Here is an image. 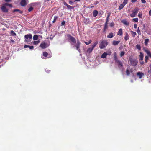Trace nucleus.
Wrapping results in <instances>:
<instances>
[{
	"label": "nucleus",
	"mask_w": 151,
	"mask_h": 151,
	"mask_svg": "<svg viewBox=\"0 0 151 151\" xmlns=\"http://www.w3.org/2000/svg\"><path fill=\"white\" fill-rule=\"evenodd\" d=\"M129 60L132 65L135 66L138 63L137 60L135 59H133L132 56H130L129 57Z\"/></svg>",
	"instance_id": "nucleus-1"
},
{
	"label": "nucleus",
	"mask_w": 151,
	"mask_h": 151,
	"mask_svg": "<svg viewBox=\"0 0 151 151\" xmlns=\"http://www.w3.org/2000/svg\"><path fill=\"white\" fill-rule=\"evenodd\" d=\"M32 35L31 34H29L25 35L24 36V42L27 43L30 42L32 38Z\"/></svg>",
	"instance_id": "nucleus-2"
},
{
	"label": "nucleus",
	"mask_w": 151,
	"mask_h": 151,
	"mask_svg": "<svg viewBox=\"0 0 151 151\" xmlns=\"http://www.w3.org/2000/svg\"><path fill=\"white\" fill-rule=\"evenodd\" d=\"M108 45V42L106 40H103L101 41L99 45V48L101 49L105 48Z\"/></svg>",
	"instance_id": "nucleus-3"
},
{
	"label": "nucleus",
	"mask_w": 151,
	"mask_h": 151,
	"mask_svg": "<svg viewBox=\"0 0 151 151\" xmlns=\"http://www.w3.org/2000/svg\"><path fill=\"white\" fill-rule=\"evenodd\" d=\"M139 9L137 7L135 8L134 10L132 11V13L130 14V16L132 17H135L138 13Z\"/></svg>",
	"instance_id": "nucleus-4"
},
{
	"label": "nucleus",
	"mask_w": 151,
	"mask_h": 151,
	"mask_svg": "<svg viewBox=\"0 0 151 151\" xmlns=\"http://www.w3.org/2000/svg\"><path fill=\"white\" fill-rule=\"evenodd\" d=\"M67 36L70 41L73 43L76 42V40L73 37H72L71 35L68 34L67 35Z\"/></svg>",
	"instance_id": "nucleus-5"
},
{
	"label": "nucleus",
	"mask_w": 151,
	"mask_h": 151,
	"mask_svg": "<svg viewBox=\"0 0 151 151\" xmlns=\"http://www.w3.org/2000/svg\"><path fill=\"white\" fill-rule=\"evenodd\" d=\"M139 57V60L140 63L141 64L143 65L144 64V62L143 61L144 57L143 54L141 52H140Z\"/></svg>",
	"instance_id": "nucleus-6"
},
{
	"label": "nucleus",
	"mask_w": 151,
	"mask_h": 151,
	"mask_svg": "<svg viewBox=\"0 0 151 151\" xmlns=\"http://www.w3.org/2000/svg\"><path fill=\"white\" fill-rule=\"evenodd\" d=\"M47 47V44L44 41L42 42L40 45V47L42 49H45Z\"/></svg>",
	"instance_id": "nucleus-7"
},
{
	"label": "nucleus",
	"mask_w": 151,
	"mask_h": 151,
	"mask_svg": "<svg viewBox=\"0 0 151 151\" xmlns=\"http://www.w3.org/2000/svg\"><path fill=\"white\" fill-rule=\"evenodd\" d=\"M81 42H80L79 40H77V43L76 44L75 46L76 47V49L80 52V46L81 45Z\"/></svg>",
	"instance_id": "nucleus-8"
},
{
	"label": "nucleus",
	"mask_w": 151,
	"mask_h": 151,
	"mask_svg": "<svg viewBox=\"0 0 151 151\" xmlns=\"http://www.w3.org/2000/svg\"><path fill=\"white\" fill-rule=\"evenodd\" d=\"M1 9L4 12H7L8 11V9L4 5H2L1 7Z\"/></svg>",
	"instance_id": "nucleus-9"
},
{
	"label": "nucleus",
	"mask_w": 151,
	"mask_h": 151,
	"mask_svg": "<svg viewBox=\"0 0 151 151\" xmlns=\"http://www.w3.org/2000/svg\"><path fill=\"white\" fill-rule=\"evenodd\" d=\"M137 75L138 76L139 78L141 79L144 76V74L141 72L139 71L137 73Z\"/></svg>",
	"instance_id": "nucleus-10"
},
{
	"label": "nucleus",
	"mask_w": 151,
	"mask_h": 151,
	"mask_svg": "<svg viewBox=\"0 0 151 151\" xmlns=\"http://www.w3.org/2000/svg\"><path fill=\"white\" fill-rule=\"evenodd\" d=\"M116 63H117L119 68H122L123 66V63L121 61L119 60L116 62Z\"/></svg>",
	"instance_id": "nucleus-11"
},
{
	"label": "nucleus",
	"mask_w": 151,
	"mask_h": 151,
	"mask_svg": "<svg viewBox=\"0 0 151 151\" xmlns=\"http://www.w3.org/2000/svg\"><path fill=\"white\" fill-rule=\"evenodd\" d=\"M27 4L26 0H22L20 2V5L22 6H25Z\"/></svg>",
	"instance_id": "nucleus-12"
},
{
	"label": "nucleus",
	"mask_w": 151,
	"mask_h": 151,
	"mask_svg": "<svg viewBox=\"0 0 151 151\" xmlns=\"http://www.w3.org/2000/svg\"><path fill=\"white\" fill-rule=\"evenodd\" d=\"M122 23H123L124 24L128 26L129 25V22H128L126 19H123L121 21Z\"/></svg>",
	"instance_id": "nucleus-13"
},
{
	"label": "nucleus",
	"mask_w": 151,
	"mask_h": 151,
	"mask_svg": "<svg viewBox=\"0 0 151 151\" xmlns=\"http://www.w3.org/2000/svg\"><path fill=\"white\" fill-rule=\"evenodd\" d=\"M115 36L114 33L111 32L107 36V37L109 38H111Z\"/></svg>",
	"instance_id": "nucleus-14"
},
{
	"label": "nucleus",
	"mask_w": 151,
	"mask_h": 151,
	"mask_svg": "<svg viewBox=\"0 0 151 151\" xmlns=\"http://www.w3.org/2000/svg\"><path fill=\"white\" fill-rule=\"evenodd\" d=\"M120 42V41H116L114 40L112 42V45H118Z\"/></svg>",
	"instance_id": "nucleus-15"
},
{
	"label": "nucleus",
	"mask_w": 151,
	"mask_h": 151,
	"mask_svg": "<svg viewBox=\"0 0 151 151\" xmlns=\"http://www.w3.org/2000/svg\"><path fill=\"white\" fill-rule=\"evenodd\" d=\"M27 47L29 48L30 49H32L34 48V46H30L27 45H25L24 46V48H27Z\"/></svg>",
	"instance_id": "nucleus-16"
},
{
	"label": "nucleus",
	"mask_w": 151,
	"mask_h": 151,
	"mask_svg": "<svg viewBox=\"0 0 151 151\" xmlns=\"http://www.w3.org/2000/svg\"><path fill=\"white\" fill-rule=\"evenodd\" d=\"M108 55L107 53L105 52H104L101 55V58H104L106 57L107 55Z\"/></svg>",
	"instance_id": "nucleus-17"
},
{
	"label": "nucleus",
	"mask_w": 151,
	"mask_h": 151,
	"mask_svg": "<svg viewBox=\"0 0 151 151\" xmlns=\"http://www.w3.org/2000/svg\"><path fill=\"white\" fill-rule=\"evenodd\" d=\"M123 32L122 30V29H120L118 31L117 35H119L120 36H121L122 35Z\"/></svg>",
	"instance_id": "nucleus-18"
},
{
	"label": "nucleus",
	"mask_w": 151,
	"mask_h": 151,
	"mask_svg": "<svg viewBox=\"0 0 151 151\" xmlns=\"http://www.w3.org/2000/svg\"><path fill=\"white\" fill-rule=\"evenodd\" d=\"M98 14V11L96 10H94L93 12V16L94 17H96Z\"/></svg>",
	"instance_id": "nucleus-19"
},
{
	"label": "nucleus",
	"mask_w": 151,
	"mask_h": 151,
	"mask_svg": "<svg viewBox=\"0 0 151 151\" xmlns=\"http://www.w3.org/2000/svg\"><path fill=\"white\" fill-rule=\"evenodd\" d=\"M19 12V13H20V14H22V11H21L20 10L18 9H14L13 11V12Z\"/></svg>",
	"instance_id": "nucleus-20"
},
{
	"label": "nucleus",
	"mask_w": 151,
	"mask_h": 151,
	"mask_svg": "<svg viewBox=\"0 0 151 151\" xmlns=\"http://www.w3.org/2000/svg\"><path fill=\"white\" fill-rule=\"evenodd\" d=\"M114 60L115 62L119 60L117 59L116 54V53H115L114 54Z\"/></svg>",
	"instance_id": "nucleus-21"
},
{
	"label": "nucleus",
	"mask_w": 151,
	"mask_h": 151,
	"mask_svg": "<svg viewBox=\"0 0 151 151\" xmlns=\"http://www.w3.org/2000/svg\"><path fill=\"white\" fill-rule=\"evenodd\" d=\"M93 50V49L92 48H89L87 49V52L90 53L92 52Z\"/></svg>",
	"instance_id": "nucleus-22"
},
{
	"label": "nucleus",
	"mask_w": 151,
	"mask_h": 151,
	"mask_svg": "<svg viewBox=\"0 0 151 151\" xmlns=\"http://www.w3.org/2000/svg\"><path fill=\"white\" fill-rule=\"evenodd\" d=\"M129 35L128 34L126 33V35L124 37V39L126 41H127V40H128L129 38Z\"/></svg>",
	"instance_id": "nucleus-23"
},
{
	"label": "nucleus",
	"mask_w": 151,
	"mask_h": 151,
	"mask_svg": "<svg viewBox=\"0 0 151 151\" xmlns=\"http://www.w3.org/2000/svg\"><path fill=\"white\" fill-rule=\"evenodd\" d=\"M130 32L132 35V37H134L137 34L135 32H133L132 31H130Z\"/></svg>",
	"instance_id": "nucleus-24"
},
{
	"label": "nucleus",
	"mask_w": 151,
	"mask_h": 151,
	"mask_svg": "<svg viewBox=\"0 0 151 151\" xmlns=\"http://www.w3.org/2000/svg\"><path fill=\"white\" fill-rule=\"evenodd\" d=\"M98 41H96V42H95L92 45V48H93V49L95 47L96 45L98 44Z\"/></svg>",
	"instance_id": "nucleus-25"
},
{
	"label": "nucleus",
	"mask_w": 151,
	"mask_h": 151,
	"mask_svg": "<svg viewBox=\"0 0 151 151\" xmlns=\"http://www.w3.org/2000/svg\"><path fill=\"white\" fill-rule=\"evenodd\" d=\"M124 6L125 5H124L123 4H121L120 5V6L118 8V9L119 10H121V9H122L123 8V7H124Z\"/></svg>",
	"instance_id": "nucleus-26"
},
{
	"label": "nucleus",
	"mask_w": 151,
	"mask_h": 151,
	"mask_svg": "<svg viewBox=\"0 0 151 151\" xmlns=\"http://www.w3.org/2000/svg\"><path fill=\"white\" fill-rule=\"evenodd\" d=\"M10 34L11 35L14 36L16 35V33H15L13 30L11 31Z\"/></svg>",
	"instance_id": "nucleus-27"
},
{
	"label": "nucleus",
	"mask_w": 151,
	"mask_h": 151,
	"mask_svg": "<svg viewBox=\"0 0 151 151\" xmlns=\"http://www.w3.org/2000/svg\"><path fill=\"white\" fill-rule=\"evenodd\" d=\"M40 42V40H37V41H34L33 42V43L34 45H38Z\"/></svg>",
	"instance_id": "nucleus-28"
},
{
	"label": "nucleus",
	"mask_w": 151,
	"mask_h": 151,
	"mask_svg": "<svg viewBox=\"0 0 151 151\" xmlns=\"http://www.w3.org/2000/svg\"><path fill=\"white\" fill-rule=\"evenodd\" d=\"M149 40L148 39H146L145 40V44L146 46H147L148 45Z\"/></svg>",
	"instance_id": "nucleus-29"
},
{
	"label": "nucleus",
	"mask_w": 151,
	"mask_h": 151,
	"mask_svg": "<svg viewBox=\"0 0 151 151\" xmlns=\"http://www.w3.org/2000/svg\"><path fill=\"white\" fill-rule=\"evenodd\" d=\"M38 36L37 35H35L33 36V39L34 40H37L38 39Z\"/></svg>",
	"instance_id": "nucleus-30"
},
{
	"label": "nucleus",
	"mask_w": 151,
	"mask_h": 151,
	"mask_svg": "<svg viewBox=\"0 0 151 151\" xmlns=\"http://www.w3.org/2000/svg\"><path fill=\"white\" fill-rule=\"evenodd\" d=\"M48 54L47 52H44L43 53V55L45 57L48 56Z\"/></svg>",
	"instance_id": "nucleus-31"
},
{
	"label": "nucleus",
	"mask_w": 151,
	"mask_h": 151,
	"mask_svg": "<svg viewBox=\"0 0 151 151\" xmlns=\"http://www.w3.org/2000/svg\"><path fill=\"white\" fill-rule=\"evenodd\" d=\"M108 27L107 25H104V32H106V29L108 28Z\"/></svg>",
	"instance_id": "nucleus-32"
},
{
	"label": "nucleus",
	"mask_w": 151,
	"mask_h": 151,
	"mask_svg": "<svg viewBox=\"0 0 151 151\" xmlns=\"http://www.w3.org/2000/svg\"><path fill=\"white\" fill-rule=\"evenodd\" d=\"M126 75L127 76H129L130 75V73L129 70L128 69H127L126 70Z\"/></svg>",
	"instance_id": "nucleus-33"
},
{
	"label": "nucleus",
	"mask_w": 151,
	"mask_h": 151,
	"mask_svg": "<svg viewBox=\"0 0 151 151\" xmlns=\"http://www.w3.org/2000/svg\"><path fill=\"white\" fill-rule=\"evenodd\" d=\"M144 51L149 55L151 54L150 52L147 49H145Z\"/></svg>",
	"instance_id": "nucleus-34"
},
{
	"label": "nucleus",
	"mask_w": 151,
	"mask_h": 151,
	"mask_svg": "<svg viewBox=\"0 0 151 151\" xmlns=\"http://www.w3.org/2000/svg\"><path fill=\"white\" fill-rule=\"evenodd\" d=\"M58 18V17L57 16H55L54 17L53 21H52L53 23H55L57 19Z\"/></svg>",
	"instance_id": "nucleus-35"
},
{
	"label": "nucleus",
	"mask_w": 151,
	"mask_h": 151,
	"mask_svg": "<svg viewBox=\"0 0 151 151\" xmlns=\"http://www.w3.org/2000/svg\"><path fill=\"white\" fill-rule=\"evenodd\" d=\"M136 31L139 35H141V32H140V29H139V27H138Z\"/></svg>",
	"instance_id": "nucleus-36"
},
{
	"label": "nucleus",
	"mask_w": 151,
	"mask_h": 151,
	"mask_svg": "<svg viewBox=\"0 0 151 151\" xmlns=\"http://www.w3.org/2000/svg\"><path fill=\"white\" fill-rule=\"evenodd\" d=\"M67 8L69 9H72L74 8V7L72 6H71L69 5H68L67 6Z\"/></svg>",
	"instance_id": "nucleus-37"
},
{
	"label": "nucleus",
	"mask_w": 151,
	"mask_h": 151,
	"mask_svg": "<svg viewBox=\"0 0 151 151\" xmlns=\"http://www.w3.org/2000/svg\"><path fill=\"white\" fill-rule=\"evenodd\" d=\"M142 14L141 12H139L138 13V17L140 18H142Z\"/></svg>",
	"instance_id": "nucleus-38"
},
{
	"label": "nucleus",
	"mask_w": 151,
	"mask_h": 151,
	"mask_svg": "<svg viewBox=\"0 0 151 151\" xmlns=\"http://www.w3.org/2000/svg\"><path fill=\"white\" fill-rule=\"evenodd\" d=\"M125 52L124 51H122L120 54V56L121 57L123 56H124V55L125 54Z\"/></svg>",
	"instance_id": "nucleus-39"
},
{
	"label": "nucleus",
	"mask_w": 151,
	"mask_h": 151,
	"mask_svg": "<svg viewBox=\"0 0 151 151\" xmlns=\"http://www.w3.org/2000/svg\"><path fill=\"white\" fill-rule=\"evenodd\" d=\"M136 48L137 49H138L139 50L141 49V46L137 44L136 46Z\"/></svg>",
	"instance_id": "nucleus-40"
},
{
	"label": "nucleus",
	"mask_w": 151,
	"mask_h": 151,
	"mask_svg": "<svg viewBox=\"0 0 151 151\" xmlns=\"http://www.w3.org/2000/svg\"><path fill=\"white\" fill-rule=\"evenodd\" d=\"M128 0H124L122 4L125 5L128 3Z\"/></svg>",
	"instance_id": "nucleus-41"
},
{
	"label": "nucleus",
	"mask_w": 151,
	"mask_h": 151,
	"mask_svg": "<svg viewBox=\"0 0 151 151\" xmlns=\"http://www.w3.org/2000/svg\"><path fill=\"white\" fill-rule=\"evenodd\" d=\"M133 21L135 22H138V18H134L133 19Z\"/></svg>",
	"instance_id": "nucleus-42"
},
{
	"label": "nucleus",
	"mask_w": 151,
	"mask_h": 151,
	"mask_svg": "<svg viewBox=\"0 0 151 151\" xmlns=\"http://www.w3.org/2000/svg\"><path fill=\"white\" fill-rule=\"evenodd\" d=\"M111 14L110 13H108V15L106 18V21H108L109 17L110 16Z\"/></svg>",
	"instance_id": "nucleus-43"
},
{
	"label": "nucleus",
	"mask_w": 151,
	"mask_h": 151,
	"mask_svg": "<svg viewBox=\"0 0 151 151\" xmlns=\"http://www.w3.org/2000/svg\"><path fill=\"white\" fill-rule=\"evenodd\" d=\"M145 62L147 63L148 59V57L147 56H146L145 57Z\"/></svg>",
	"instance_id": "nucleus-44"
},
{
	"label": "nucleus",
	"mask_w": 151,
	"mask_h": 151,
	"mask_svg": "<svg viewBox=\"0 0 151 151\" xmlns=\"http://www.w3.org/2000/svg\"><path fill=\"white\" fill-rule=\"evenodd\" d=\"M33 9V8L32 7H30L28 9L29 12H30L32 11Z\"/></svg>",
	"instance_id": "nucleus-45"
},
{
	"label": "nucleus",
	"mask_w": 151,
	"mask_h": 151,
	"mask_svg": "<svg viewBox=\"0 0 151 151\" xmlns=\"http://www.w3.org/2000/svg\"><path fill=\"white\" fill-rule=\"evenodd\" d=\"M65 22L64 21H63L61 23V26H63L65 25Z\"/></svg>",
	"instance_id": "nucleus-46"
},
{
	"label": "nucleus",
	"mask_w": 151,
	"mask_h": 151,
	"mask_svg": "<svg viewBox=\"0 0 151 151\" xmlns=\"http://www.w3.org/2000/svg\"><path fill=\"white\" fill-rule=\"evenodd\" d=\"M114 26V23L112 22L110 23V26L111 27H113Z\"/></svg>",
	"instance_id": "nucleus-47"
},
{
	"label": "nucleus",
	"mask_w": 151,
	"mask_h": 151,
	"mask_svg": "<svg viewBox=\"0 0 151 151\" xmlns=\"http://www.w3.org/2000/svg\"><path fill=\"white\" fill-rule=\"evenodd\" d=\"M150 69L148 70V73H151V64L150 65Z\"/></svg>",
	"instance_id": "nucleus-48"
},
{
	"label": "nucleus",
	"mask_w": 151,
	"mask_h": 151,
	"mask_svg": "<svg viewBox=\"0 0 151 151\" xmlns=\"http://www.w3.org/2000/svg\"><path fill=\"white\" fill-rule=\"evenodd\" d=\"M73 3V1L71 0H70L69 1V4H70L72 5V4Z\"/></svg>",
	"instance_id": "nucleus-49"
},
{
	"label": "nucleus",
	"mask_w": 151,
	"mask_h": 151,
	"mask_svg": "<svg viewBox=\"0 0 151 151\" xmlns=\"http://www.w3.org/2000/svg\"><path fill=\"white\" fill-rule=\"evenodd\" d=\"M137 25L136 24H134V27L135 29H136L137 28Z\"/></svg>",
	"instance_id": "nucleus-50"
},
{
	"label": "nucleus",
	"mask_w": 151,
	"mask_h": 151,
	"mask_svg": "<svg viewBox=\"0 0 151 151\" xmlns=\"http://www.w3.org/2000/svg\"><path fill=\"white\" fill-rule=\"evenodd\" d=\"M142 2V3H145L146 2V1L145 0H141Z\"/></svg>",
	"instance_id": "nucleus-51"
},
{
	"label": "nucleus",
	"mask_w": 151,
	"mask_h": 151,
	"mask_svg": "<svg viewBox=\"0 0 151 151\" xmlns=\"http://www.w3.org/2000/svg\"><path fill=\"white\" fill-rule=\"evenodd\" d=\"M8 4H9V3H4V4H3L2 5H4L5 6H8Z\"/></svg>",
	"instance_id": "nucleus-52"
},
{
	"label": "nucleus",
	"mask_w": 151,
	"mask_h": 151,
	"mask_svg": "<svg viewBox=\"0 0 151 151\" xmlns=\"http://www.w3.org/2000/svg\"><path fill=\"white\" fill-rule=\"evenodd\" d=\"M63 4L64 5L66 6L68 5V4L65 1H64L63 2Z\"/></svg>",
	"instance_id": "nucleus-53"
},
{
	"label": "nucleus",
	"mask_w": 151,
	"mask_h": 151,
	"mask_svg": "<svg viewBox=\"0 0 151 151\" xmlns=\"http://www.w3.org/2000/svg\"><path fill=\"white\" fill-rule=\"evenodd\" d=\"M48 57H47V58H51L52 56V55L51 54H49L48 55Z\"/></svg>",
	"instance_id": "nucleus-54"
},
{
	"label": "nucleus",
	"mask_w": 151,
	"mask_h": 151,
	"mask_svg": "<svg viewBox=\"0 0 151 151\" xmlns=\"http://www.w3.org/2000/svg\"><path fill=\"white\" fill-rule=\"evenodd\" d=\"M8 6L11 7H12V4H9Z\"/></svg>",
	"instance_id": "nucleus-55"
},
{
	"label": "nucleus",
	"mask_w": 151,
	"mask_h": 151,
	"mask_svg": "<svg viewBox=\"0 0 151 151\" xmlns=\"http://www.w3.org/2000/svg\"><path fill=\"white\" fill-rule=\"evenodd\" d=\"M149 14L150 16H151V9L150 10L149 12Z\"/></svg>",
	"instance_id": "nucleus-56"
},
{
	"label": "nucleus",
	"mask_w": 151,
	"mask_h": 151,
	"mask_svg": "<svg viewBox=\"0 0 151 151\" xmlns=\"http://www.w3.org/2000/svg\"><path fill=\"white\" fill-rule=\"evenodd\" d=\"M137 0H132L131 2H134L137 1Z\"/></svg>",
	"instance_id": "nucleus-57"
},
{
	"label": "nucleus",
	"mask_w": 151,
	"mask_h": 151,
	"mask_svg": "<svg viewBox=\"0 0 151 151\" xmlns=\"http://www.w3.org/2000/svg\"><path fill=\"white\" fill-rule=\"evenodd\" d=\"M108 21H106V22L105 23V25H108Z\"/></svg>",
	"instance_id": "nucleus-58"
},
{
	"label": "nucleus",
	"mask_w": 151,
	"mask_h": 151,
	"mask_svg": "<svg viewBox=\"0 0 151 151\" xmlns=\"http://www.w3.org/2000/svg\"><path fill=\"white\" fill-rule=\"evenodd\" d=\"M11 0H5V1L6 2H9L11 1Z\"/></svg>",
	"instance_id": "nucleus-59"
},
{
	"label": "nucleus",
	"mask_w": 151,
	"mask_h": 151,
	"mask_svg": "<svg viewBox=\"0 0 151 151\" xmlns=\"http://www.w3.org/2000/svg\"><path fill=\"white\" fill-rule=\"evenodd\" d=\"M92 41L91 40H90L89 41L88 43L89 44H90L91 43Z\"/></svg>",
	"instance_id": "nucleus-60"
},
{
	"label": "nucleus",
	"mask_w": 151,
	"mask_h": 151,
	"mask_svg": "<svg viewBox=\"0 0 151 151\" xmlns=\"http://www.w3.org/2000/svg\"><path fill=\"white\" fill-rule=\"evenodd\" d=\"M85 44L86 45H88V44H89L88 42H85Z\"/></svg>",
	"instance_id": "nucleus-61"
},
{
	"label": "nucleus",
	"mask_w": 151,
	"mask_h": 151,
	"mask_svg": "<svg viewBox=\"0 0 151 151\" xmlns=\"http://www.w3.org/2000/svg\"><path fill=\"white\" fill-rule=\"evenodd\" d=\"M80 1V0H74V2L75 1Z\"/></svg>",
	"instance_id": "nucleus-62"
},
{
	"label": "nucleus",
	"mask_w": 151,
	"mask_h": 151,
	"mask_svg": "<svg viewBox=\"0 0 151 151\" xmlns=\"http://www.w3.org/2000/svg\"><path fill=\"white\" fill-rule=\"evenodd\" d=\"M149 56L151 58V54H150V55H149Z\"/></svg>",
	"instance_id": "nucleus-63"
},
{
	"label": "nucleus",
	"mask_w": 151,
	"mask_h": 151,
	"mask_svg": "<svg viewBox=\"0 0 151 151\" xmlns=\"http://www.w3.org/2000/svg\"><path fill=\"white\" fill-rule=\"evenodd\" d=\"M3 30H5V29L3 28Z\"/></svg>",
	"instance_id": "nucleus-64"
}]
</instances>
